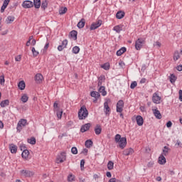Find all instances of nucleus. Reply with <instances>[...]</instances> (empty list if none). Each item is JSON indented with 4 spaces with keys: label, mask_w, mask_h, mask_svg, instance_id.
<instances>
[{
    "label": "nucleus",
    "mask_w": 182,
    "mask_h": 182,
    "mask_svg": "<svg viewBox=\"0 0 182 182\" xmlns=\"http://www.w3.org/2000/svg\"><path fill=\"white\" fill-rule=\"evenodd\" d=\"M25 81H20L18 84V87L20 90H25Z\"/></svg>",
    "instance_id": "2f4dec72"
},
{
    "label": "nucleus",
    "mask_w": 182,
    "mask_h": 182,
    "mask_svg": "<svg viewBox=\"0 0 182 182\" xmlns=\"http://www.w3.org/2000/svg\"><path fill=\"white\" fill-rule=\"evenodd\" d=\"M29 97H28V95L26 94H24L22 95L21 100V102H23V103H26V102H28Z\"/></svg>",
    "instance_id": "f704fd0d"
},
{
    "label": "nucleus",
    "mask_w": 182,
    "mask_h": 182,
    "mask_svg": "<svg viewBox=\"0 0 182 182\" xmlns=\"http://www.w3.org/2000/svg\"><path fill=\"white\" fill-rule=\"evenodd\" d=\"M102 26V20H98L97 21H96L95 23H93L90 29V31H95V29H97V28H99L100 26Z\"/></svg>",
    "instance_id": "6e6552de"
},
{
    "label": "nucleus",
    "mask_w": 182,
    "mask_h": 182,
    "mask_svg": "<svg viewBox=\"0 0 182 182\" xmlns=\"http://www.w3.org/2000/svg\"><path fill=\"white\" fill-rule=\"evenodd\" d=\"M48 48H49V43H46L44 46L43 53L46 52Z\"/></svg>",
    "instance_id": "13d9d810"
},
{
    "label": "nucleus",
    "mask_w": 182,
    "mask_h": 182,
    "mask_svg": "<svg viewBox=\"0 0 182 182\" xmlns=\"http://www.w3.org/2000/svg\"><path fill=\"white\" fill-rule=\"evenodd\" d=\"M21 157H23L25 160H28V158L29 157V151L28 149L23 151Z\"/></svg>",
    "instance_id": "4be33fe9"
},
{
    "label": "nucleus",
    "mask_w": 182,
    "mask_h": 182,
    "mask_svg": "<svg viewBox=\"0 0 182 182\" xmlns=\"http://www.w3.org/2000/svg\"><path fill=\"white\" fill-rule=\"evenodd\" d=\"M31 52H32L33 55L34 56V58H36V56H38V55H39V52L37 51V50L35 49V47H33V48H32Z\"/></svg>",
    "instance_id": "c03bdc74"
},
{
    "label": "nucleus",
    "mask_w": 182,
    "mask_h": 182,
    "mask_svg": "<svg viewBox=\"0 0 182 182\" xmlns=\"http://www.w3.org/2000/svg\"><path fill=\"white\" fill-rule=\"evenodd\" d=\"M146 80H147L146 78H142V79L140 80V83H141V84L146 83Z\"/></svg>",
    "instance_id": "774afa93"
},
{
    "label": "nucleus",
    "mask_w": 182,
    "mask_h": 182,
    "mask_svg": "<svg viewBox=\"0 0 182 182\" xmlns=\"http://www.w3.org/2000/svg\"><path fill=\"white\" fill-rule=\"evenodd\" d=\"M115 142L118 143L119 147L123 150L127 144V139L126 137H122L120 134H117L115 135Z\"/></svg>",
    "instance_id": "f257e3e1"
},
{
    "label": "nucleus",
    "mask_w": 182,
    "mask_h": 182,
    "mask_svg": "<svg viewBox=\"0 0 182 182\" xmlns=\"http://www.w3.org/2000/svg\"><path fill=\"white\" fill-rule=\"evenodd\" d=\"M104 112L106 116H109V114H110V107H109V102L107 101L104 103Z\"/></svg>",
    "instance_id": "9b49d317"
},
{
    "label": "nucleus",
    "mask_w": 182,
    "mask_h": 182,
    "mask_svg": "<svg viewBox=\"0 0 182 182\" xmlns=\"http://www.w3.org/2000/svg\"><path fill=\"white\" fill-rule=\"evenodd\" d=\"M136 86H137V82L134 81L131 83L130 87H131V89H134V87H136Z\"/></svg>",
    "instance_id": "3c124183"
},
{
    "label": "nucleus",
    "mask_w": 182,
    "mask_h": 182,
    "mask_svg": "<svg viewBox=\"0 0 182 182\" xmlns=\"http://www.w3.org/2000/svg\"><path fill=\"white\" fill-rule=\"evenodd\" d=\"M53 108L55 112H59L60 107H59V103L58 102V101H55L53 104Z\"/></svg>",
    "instance_id": "c9c22d12"
},
{
    "label": "nucleus",
    "mask_w": 182,
    "mask_h": 182,
    "mask_svg": "<svg viewBox=\"0 0 182 182\" xmlns=\"http://www.w3.org/2000/svg\"><path fill=\"white\" fill-rule=\"evenodd\" d=\"M87 149H83L82 151H81L82 154H85V156H87Z\"/></svg>",
    "instance_id": "bf43d9fd"
},
{
    "label": "nucleus",
    "mask_w": 182,
    "mask_h": 182,
    "mask_svg": "<svg viewBox=\"0 0 182 182\" xmlns=\"http://www.w3.org/2000/svg\"><path fill=\"white\" fill-rule=\"evenodd\" d=\"M90 126H91L90 123H87V124L82 125L80 128V132L85 133V132H87V130H89V129H90Z\"/></svg>",
    "instance_id": "4468645a"
},
{
    "label": "nucleus",
    "mask_w": 182,
    "mask_h": 182,
    "mask_svg": "<svg viewBox=\"0 0 182 182\" xmlns=\"http://www.w3.org/2000/svg\"><path fill=\"white\" fill-rule=\"evenodd\" d=\"M146 43V38H139L135 41V48L140 50L143 48V45Z\"/></svg>",
    "instance_id": "7ed1b4c3"
},
{
    "label": "nucleus",
    "mask_w": 182,
    "mask_h": 182,
    "mask_svg": "<svg viewBox=\"0 0 182 182\" xmlns=\"http://www.w3.org/2000/svg\"><path fill=\"white\" fill-rule=\"evenodd\" d=\"M154 164V163L153 161H150V162L148 163L147 166L149 167V168L153 167Z\"/></svg>",
    "instance_id": "338daca9"
},
{
    "label": "nucleus",
    "mask_w": 182,
    "mask_h": 182,
    "mask_svg": "<svg viewBox=\"0 0 182 182\" xmlns=\"http://www.w3.org/2000/svg\"><path fill=\"white\" fill-rule=\"evenodd\" d=\"M20 174L23 176V177H33L34 173L31 171L23 169L20 171Z\"/></svg>",
    "instance_id": "423d86ee"
},
{
    "label": "nucleus",
    "mask_w": 182,
    "mask_h": 182,
    "mask_svg": "<svg viewBox=\"0 0 182 182\" xmlns=\"http://www.w3.org/2000/svg\"><path fill=\"white\" fill-rule=\"evenodd\" d=\"M79 52H80V48H79V46H74L73 48V53L77 55V53H78Z\"/></svg>",
    "instance_id": "37998d69"
},
{
    "label": "nucleus",
    "mask_w": 182,
    "mask_h": 182,
    "mask_svg": "<svg viewBox=\"0 0 182 182\" xmlns=\"http://www.w3.org/2000/svg\"><path fill=\"white\" fill-rule=\"evenodd\" d=\"M95 132L97 136H99L102 133V126L100 124H97L95 128Z\"/></svg>",
    "instance_id": "412c9836"
},
{
    "label": "nucleus",
    "mask_w": 182,
    "mask_h": 182,
    "mask_svg": "<svg viewBox=\"0 0 182 182\" xmlns=\"http://www.w3.org/2000/svg\"><path fill=\"white\" fill-rule=\"evenodd\" d=\"M7 6H7L6 4H3V5H2L1 8V14L4 12L5 9H6V7H7Z\"/></svg>",
    "instance_id": "5fc2aeb1"
},
{
    "label": "nucleus",
    "mask_w": 182,
    "mask_h": 182,
    "mask_svg": "<svg viewBox=\"0 0 182 182\" xmlns=\"http://www.w3.org/2000/svg\"><path fill=\"white\" fill-rule=\"evenodd\" d=\"M66 46H68V39L64 40L61 45L58 46V50H59V52H62Z\"/></svg>",
    "instance_id": "f8f14e48"
},
{
    "label": "nucleus",
    "mask_w": 182,
    "mask_h": 182,
    "mask_svg": "<svg viewBox=\"0 0 182 182\" xmlns=\"http://www.w3.org/2000/svg\"><path fill=\"white\" fill-rule=\"evenodd\" d=\"M177 77H176V75H174V74H171L170 76V82L171 83H174L176 80Z\"/></svg>",
    "instance_id": "a18cd8bd"
},
{
    "label": "nucleus",
    "mask_w": 182,
    "mask_h": 182,
    "mask_svg": "<svg viewBox=\"0 0 182 182\" xmlns=\"http://www.w3.org/2000/svg\"><path fill=\"white\" fill-rule=\"evenodd\" d=\"M21 55H18L17 57L15 58L16 62H21Z\"/></svg>",
    "instance_id": "e2e57ef3"
},
{
    "label": "nucleus",
    "mask_w": 182,
    "mask_h": 182,
    "mask_svg": "<svg viewBox=\"0 0 182 182\" xmlns=\"http://www.w3.org/2000/svg\"><path fill=\"white\" fill-rule=\"evenodd\" d=\"M57 163H63V161H66V152H61L60 154L57 156Z\"/></svg>",
    "instance_id": "39448f33"
},
{
    "label": "nucleus",
    "mask_w": 182,
    "mask_h": 182,
    "mask_svg": "<svg viewBox=\"0 0 182 182\" xmlns=\"http://www.w3.org/2000/svg\"><path fill=\"white\" fill-rule=\"evenodd\" d=\"M33 39V36H31L28 38V41L26 42V46H31V41Z\"/></svg>",
    "instance_id": "8fccbe9b"
},
{
    "label": "nucleus",
    "mask_w": 182,
    "mask_h": 182,
    "mask_svg": "<svg viewBox=\"0 0 182 182\" xmlns=\"http://www.w3.org/2000/svg\"><path fill=\"white\" fill-rule=\"evenodd\" d=\"M85 23H86L85 18H82L77 23V28H79V29H82V28L85 27Z\"/></svg>",
    "instance_id": "5701e85b"
},
{
    "label": "nucleus",
    "mask_w": 182,
    "mask_h": 182,
    "mask_svg": "<svg viewBox=\"0 0 182 182\" xmlns=\"http://www.w3.org/2000/svg\"><path fill=\"white\" fill-rule=\"evenodd\" d=\"M123 107H124V102L123 100H119L117 103V112L122 113L123 112Z\"/></svg>",
    "instance_id": "0eeeda50"
},
{
    "label": "nucleus",
    "mask_w": 182,
    "mask_h": 182,
    "mask_svg": "<svg viewBox=\"0 0 182 182\" xmlns=\"http://www.w3.org/2000/svg\"><path fill=\"white\" fill-rule=\"evenodd\" d=\"M177 70H178V72H181L182 70V65H179L176 67Z\"/></svg>",
    "instance_id": "69168bd1"
},
{
    "label": "nucleus",
    "mask_w": 182,
    "mask_h": 182,
    "mask_svg": "<svg viewBox=\"0 0 182 182\" xmlns=\"http://www.w3.org/2000/svg\"><path fill=\"white\" fill-rule=\"evenodd\" d=\"M166 157H164V155H161L159 157V164H166Z\"/></svg>",
    "instance_id": "bb28decb"
},
{
    "label": "nucleus",
    "mask_w": 182,
    "mask_h": 182,
    "mask_svg": "<svg viewBox=\"0 0 182 182\" xmlns=\"http://www.w3.org/2000/svg\"><path fill=\"white\" fill-rule=\"evenodd\" d=\"M114 167V163H113V161H109L107 164V168L108 170H113Z\"/></svg>",
    "instance_id": "e433bc0d"
},
{
    "label": "nucleus",
    "mask_w": 182,
    "mask_h": 182,
    "mask_svg": "<svg viewBox=\"0 0 182 182\" xmlns=\"http://www.w3.org/2000/svg\"><path fill=\"white\" fill-rule=\"evenodd\" d=\"M152 112L156 119H159V120L160 119H161V113H160V111H159V109H153Z\"/></svg>",
    "instance_id": "2eb2a0df"
},
{
    "label": "nucleus",
    "mask_w": 182,
    "mask_h": 182,
    "mask_svg": "<svg viewBox=\"0 0 182 182\" xmlns=\"http://www.w3.org/2000/svg\"><path fill=\"white\" fill-rule=\"evenodd\" d=\"M180 59V53L178 51H175L173 54V60H178Z\"/></svg>",
    "instance_id": "79ce46f5"
},
{
    "label": "nucleus",
    "mask_w": 182,
    "mask_h": 182,
    "mask_svg": "<svg viewBox=\"0 0 182 182\" xmlns=\"http://www.w3.org/2000/svg\"><path fill=\"white\" fill-rule=\"evenodd\" d=\"M9 149H10L11 153L12 154H15L16 153V151H18V146H16V145L14 144H10Z\"/></svg>",
    "instance_id": "6ab92c4d"
},
{
    "label": "nucleus",
    "mask_w": 182,
    "mask_h": 182,
    "mask_svg": "<svg viewBox=\"0 0 182 182\" xmlns=\"http://www.w3.org/2000/svg\"><path fill=\"white\" fill-rule=\"evenodd\" d=\"M114 31H115V32H117V33H120V32H122V31H123V28L122 26H120L119 25L118 26H115L113 28Z\"/></svg>",
    "instance_id": "72a5a7b5"
},
{
    "label": "nucleus",
    "mask_w": 182,
    "mask_h": 182,
    "mask_svg": "<svg viewBox=\"0 0 182 182\" xmlns=\"http://www.w3.org/2000/svg\"><path fill=\"white\" fill-rule=\"evenodd\" d=\"M179 100L180 102H182V90H179Z\"/></svg>",
    "instance_id": "0e129e2a"
},
{
    "label": "nucleus",
    "mask_w": 182,
    "mask_h": 182,
    "mask_svg": "<svg viewBox=\"0 0 182 182\" xmlns=\"http://www.w3.org/2000/svg\"><path fill=\"white\" fill-rule=\"evenodd\" d=\"M87 116H89V111H87L86 106L83 105L78 111V119L80 120H85Z\"/></svg>",
    "instance_id": "f03ea898"
},
{
    "label": "nucleus",
    "mask_w": 182,
    "mask_h": 182,
    "mask_svg": "<svg viewBox=\"0 0 182 182\" xmlns=\"http://www.w3.org/2000/svg\"><path fill=\"white\" fill-rule=\"evenodd\" d=\"M28 143L30 144H36V139L35 137H31V139H28Z\"/></svg>",
    "instance_id": "4c0bfd02"
},
{
    "label": "nucleus",
    "mask_w": 182,
    "mask_h": 182,
    "mask_svg": "<svg viewBox=\"0 0 182 182\" xmlns=\"http://www.w3.org/2000/svg\"><path fill=\"white\" fill-rule=\"evenodd\" d=\"M57 112V117L58 119H62V114H63V111H56Z\"/></svg>",
    "instance_id": "09e8293b"
},
{
    "label": "nucleus",
    "mask_w": 182,
    "mask_h": 182,
    "mask_svg": "<svg viewBox=\"0 0 182 182\" xmlns=\"http://www.w3.org/2000/svg\"><path fill=\"white\" fill-rule=\"evenodd\" d=\"M171 126H173V123L171 122V121H168L166 123V127L169 128V127H171Z\"/></svg>",
    "instance_id": "680f3d73"
},
{
    "label": "nucleus",
    "mask_w": 182,
    "mask_h": 182,
    "mask_svg": "<svg viewBox=\"0 0 182 182\" xmlns=\"http://www.w3.org/2000/svg\"><path fill=\"white\" fill-rule=\"evenodd\" d=\"M124 15L125 14L124 11H119L117 13L116 18L117 19H122V18H124Z\"/></svg>",
    "instance_id": "b1692460"
},
{
    "label": "nucleus",
    "mask_w": 182,
    "mask_h": 182,
    "mask_svg": "<svg viewBox=\"0 0 182 182\" xmlns=\"http://www.w3.org/2000/svg\"><path fill=\"white\" fill-rule=\"evenodd\" d=\"M71 153L73 154H77V148H76V146H73L72 149H71Z\"/></svg>",
    "instance_id": "de8ad7c7"
},
{
    "label": "nucleus",
    "mask_w": 182,
    "mask_h": 182,
    "mask_svg": "<svg viewBox=\"0 0 182 182\" xmlns=\"http://www.w3.org/2000/svg\"><path fill=\"white\" fill-rule=\"evenodd\" d=\"M27 123H28V121L26 119H21L17 124V127H16L17 131L21 132V130H22V127H25Z\"/></svg>",
    "instance_id": "20e7f679"
},
{
    "label": "nucleus",
    "mask_w": 182,
    "mask_h": 182,
    "mask_svg": "<svg viewBox=\"0 0 182 182\" xmlns=\"http://www.w3.org/2000/svg\"><path fill=\"white\" fill-rule=\"evenodd\" d=\"M90 96L92 97H95V100H94V102H97V99L99 98V97L100 96V93L99 92H96V91H92L90 93Z\"/></svg>",
    "instance_id": "f3484780"
},
{
    "label": "nucleus",
    "mask_w": 182,
    "mask_h": 182,
    "mask_svg": "<svg viewBox=\"0 0 182 182\" xmlns=\"http://www.w3.org/2000/svg\"><path fill=\"white\" fill-rule=\"evenodd\" d=\"M1 107H6V106H9V100H5L1 102L0 103Z\"/></svg>",
    "instance_id": "c756f323"
},
{
    "label": "nucleus",
    "mask_w": 182,
    "mask_h": 182,
    "mask_svg": "<svg viewBox=\"0 0 182 182\" xmlns=\"http://www.w3.org/2000/svg\"><path fill=\"white\" fill-rule=\"evenodd\" d=\"M14 21H15V17L12 16H9L6 18L7 23H11Z\"/></svg>",
    "instance_id": "58836bf2"
},
{
    "label": "nucleus",
    "mask_w": 182,
    "mask_h": 182,
    "mask_svg": "<svg viewBox=\"0 0 182 182\" xmlns=\"http://www.w3.org/2000/svg\"><path fill=\"white\" fill-rule=\"evenodd\" d=\"M93 146V141L91 139H88L85 141V147L87 149H90Z\"/></svg>",
    "instance_id": "473e14b6"
},
{
    "label": "nucleus",
    "mask_w": 182,
    "mask_h": 182,
    "mask_svg": "<svg viewBox=\"0 0 182 182\" xmlns=\"http://www.w3.org/2000/svg\"><path fill=\"white\" fill-rule=\"evenodd\" d=\"M134 153V150H133V149L132 148L127 149L123 151V154L124 156H130V154H132Z\"/></svg>",
    "instance_id": "a211bd4d"
},
{
    "label": "nucleus",
    "mask_w": 182,
    "mask_h": 182,
    "mask_svg": "<svg viewBox=\"0 0 182 182\" xmlns=\"http://www.w3.org/2000/svg\"><path fill=\"white\" fill-rule=\"evenodd\" d=\"M74 178H75V176L73 175L70 174L68 177V181H73Z\"/></svg>",
    "instance_id": "603ef678"
},
{
    "label": "nucleus",
    "mask_w": 182,
    "mask_h": 182,
    "mask_svg": "<svg viewBox=\"0 0 182 182\" xmlns=\"http://www.w3.org/2000/svg\"><path fill=\"white\" fill-rule=\"evenodd\" d=\"M23 8H25L26 9L28 8H32L33 6V2L29 0H26L22 4Z\"/></svg>",
    "instance_id": "1a4fd4ad"
},
{
    "label": "nucleus",
    "mask_w": 182,
    "mask_h": 182,
    "mask_svg": "<svg viewBox=\"0 0 182 182\" xmlns=\"http://www.w3.org/2000/svg\"><path fill=\"white\" fill-rule=\"evenodd\" d=\"M105 80H106V77H105V75H101L100 77H98V86H102V84L103 83V82H105Z\"/></svg>",
    "instance_id": "cd10ccee"
},
{
    "label": "nucleus",
    "mask_w": 182,
    "mask_h": 182,
    "mask_svg": "<svg viewBox=\"0 0 182 182\" xmlns=\"http://www.w3.org/2000/svg\"><path fill=\"white\" fill-rule=\"evenodd\" d=\"M168 151H170V148H168L167 146H165L164 147L163 151L161 153L162 156H168Z\"/></svg>",
    "instance_id": "393cba45"
},
{
    "label": "nucleus",
    "mask_w": 182,
    "mask_h": 182,
    "mask_svg": "<svg viewBox=\"0 0 182 182\" xmlns=\"http://www.w3.org/2000/svg\"><path fill=\"white\" fill-rule=\"evenodd\" d=\"M160 100H161V97L159 96L157 93H154L152 97V101L156 105H160Z\"/></svg>",
    "instance_id": "9d476101"
},
{
    "label": "nucleus",
    "mask_w": 182,
    "mask_h": 182,
    "mask_svg": "<svg viewBox=\"0 0 182 182\" xmlns=\"http://www.w3.org/2000/svg\"><path fill=\"white\" fill-rule=\"evenodd\" d=\"M175 146L176 147H182V144H181V141H180V140H177L176 141V143L175 144Z\"/></svg>",
    "instance_id": "6e6d98bb"
},
{
    "label": "nucleus",
    "mask_w": 182,
    "mask_h": 182,
    "mask_svg": "<svg viewBox=\"0 0 182 182\" xmlns=\"http://www.w3.org/2000/svg\"><path fill=\"white\" fill-rule=\"evenodd\" d=\"M33 5L36 9H39V8H41V0H33Z\"/></svg>",
    "instance_id": "c85d7f7f"
},
{
    "label": "nucleus",
    "mask_w": 182,
    "mask_h": 182,
    "mask_svg": "<svg viewBox=\"0 0 182 182\" xmlns=\"http://www.w3.org/2000/svg\"><path fill=\"white\" fill-rule=\"evenodd\" d=\"M0 83L1 85H4L5 83V77H4V75L1 76Z\"/></svg>",
    "instance_id": "4d7b16f0"
},
{
    "label": "nucleus",
    "mask_w": 182,
    "mask_h": 182,
    "mask_svg": "<svg viewBox=\"0 0 182 182\" xmlns=\"http://www.w3.org/2000/svg\"><path fill=\"white\" fill-rule=\"evenodd\" d=\"M41 8L45 11L48 8V1L46 0H44L41 3Z\"/></svg>",
    "instance_id": "ea45409f"
},
{
    "label": "nucleus",
    "mask_w": 182,
    "mask_h": 182,
    "mask_svg": "<svg viewBox=\"0 0 182 182\" xmlns=\"http://www.w3.org/2000/svg\"><path fill=\"white\" fill-rule=\"evenodd\" d=\"M65 12H68V8L66 7L61 8L60 10L59 11L60 15H64Z\"/></svg>",
    "instance_id": "49530a36"
},
{
    "label": "nucleus",
    "mask_w": 182,
    "mask_h": 182,
    "mask_svg": "<svg viewBox=\"0 0 182 182\" xmlns=\"http://www.w3.org/2000/svg\"><path fill=\"white\" fill-rule=\"evenodd\" d=\"M136 120L138 126H141L143 123H144V119H143V117L140 115L136 116Z\"/></svg>",
    "instance_id": "dca6fc26"
},
{
    "label": "nucleus",
    "mask_w": 182,
    "mask_h": 182,
    "mask_svg": "<svg viewBox=\"0 0 182 182\" xmlns=\"http://www.w3.org/2000/svg\"><path fill=\"white\" fill-rule=\"evenodd\" d=\"M98 92V93H101L102 96H106V95H107V92H106V87L105 86H100Z\"/></svg>",
    "instance_id": "aec40b11"
},
{
    "label": "nucleus",
    "mask_w": 182,
    "mask_h": 182,
    "mask_svg": "<svg viewBox=\"0 0 182 182\" xmlns=\"http://www.w3.org/2000/svg\"><path fill=\"white\" fill-rule=\"evenodd\" d=\"M80 167H81V170L85 168V159H82L80 161Z\"/></svg>",
    "instance_id": "864d4df0"
},
{
    "label": "nucleus",
    "mask_w": 182,
    "mask_h": 182,
    "mask_svg": "<svg viewBox=\"0 0 182 182\" xmlns=\"http://www.w3.org/2000/svg\"><path fill=\"white\" fill-rule=\"evenodd\" d=\"M101 68H102V69H104L105 70H109V69H110V64L109 63H106L102 65Z\"/></svg>",
    "instance_id": "a19ab883"
},
{
    "label": "nucleus",
    "mask_w": 182,
    "mask_h": 182,
    "mask_svg": "<svg viewBox=\"0 0 182 182\" xmlns=\"http://www.w3.org/2000/svg\"><path fill=\"white\" fill-rule=\"evenodd\" d=\"M34 79L36 83H41L42 80H43V75L41 73H38L35 75Z\"/></svg>",
    "instance_id": "ddd939ff"
},
{
    "label": "nucleus",
    "mask_w": 182,
    "mask_h": 182,
    "mask_svg": "<svg viewBox=\"0 0 182 182\" xmlns=\"http://www.w3.org/2000/svg\"><path fill=\"white\" fill-rule=\"evenodd\" d=\"M20 149L21 150V151H24V150H27L25 144L20 145Z\"/></svg>",
    "instance_id": "052dcab7"
},
{
    "label": "nucleus",
    "mask_w": 182,
    "mask_h": 182,
    "mask_svg": "<svg viewBox=\"0 0 182 182\" xmlns=\"http://www.w3.org/2000/svg\"><path fill=\"white\" fill-rule=\"evenodd\" d=\"M127 48L125 47L121 48L119 50L117 51V56H122V53H124L126 52Z\"/></svg>",
    "instance_id": "7c9ffc66"
},
{
    "label": "nucleus",
    "mask_w": 182,
    "mask_h": 182,
    "mask_svg": "<svg viewBox=\"0 0 182 182\" xmlns=\"http://www.w3.org/2000/svg\"><path fill=\"white\" fill-rule=\"evenodd\" d=\"M70 36H71V38H73L74 41H77V31L73 30L70 33Z\"/></svg>",
    "instance_id": "a878e982"
}]
</instances>
